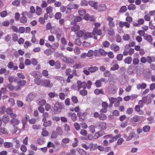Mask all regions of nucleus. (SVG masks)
Returning a JSON list of instances; mask_svg holds the SVG:
<instances>
[{
  "label": "nucleus",
  "mask_w": 155,
  "mask_h": 155,
  "mask_svg": "<svg viewBox=\"0 0 155 155\" xmlns=\"http://www.w3.org/2000/svg\"><path fill=\"white\" fill-rule=\"evenodd\" d=\"M41 77H39L36 79H35L34 80L35 83L38 85H40L41 83L43 81L42 79H41Z\"/></svg>",
  "instance_id": "nucleus-19"
},
{
  "label": "nucleus",
  "mask_w": 155,
  "mask_h": 155,
  "mask_svg": "<svg viewBox=\"0 0 155 155\" xmlns=\"http://www.w3.org/2000/svg\"><path fill=\"white\" fill-rule=\"evenodd\" d=\"M2 120L4 123L7 124L9 120V117L8 116L5 115L3 116Z\"/></svg>",
  "instance_id": "nucleus-24"
},
{
  "label": "nucleus",
  "mask_w": 155,
  "mask_h": 155,
  "mask_svg": "<svg viewBox=\"0 0 155 155\" xmlns=\"http://www.w3.org/2000/svg\"><path fill=\"white\" fill-rule=\"evenodd\" d=\"M106 9V7L105 4H101L98 6H97V10L99 12H101L105 11Z\"/></svg>",
  "instance_id": "nucleus-6"
},
{
  "label": "nucleus",
  "mask_w": 155,
  "mask_h": 155,
  "mask_svg": "<svg viewBox=\"0 0 155 155\" xmlns=\"http://www.w3.org/2000/svg\"><path fill=\"white\" fill-rule=\"evenodd\" d=\"M55 68L56 69H59L61 67V64L58 61H57L55 63L54 65Z\"/></svg>",
  "instance_id": "nucleus-54"
},
{
  "label": "nucleus",
  "mask_w": 155,
  "mask_h": 155,
  "mask_svg": "<svg viewBox=\"0 0 155 155\" xmlns=\"http://www.w3.org/2000/svg\"><path fill=\"white\" fill-rule=\"evenodd\" d=\"M12 40L14 41H16L18 39V37L16 34H14L12 35Z\"/></svg>",
  "instance_id": "nucleus-59"
},
{
  "label": "nucleus",
  "mask_w": 155,
  "mask_h": 155,
  "mask_svg": "<svg viewBox=\"0 0 155 155\" xmlns=\"http://www.w3.org/2000/svg\"><path fill=\"white\" fill-rule=\"evenodd\" d=\"M109 100L110 102V104L109 105V107H112L115 101H116V100L115 99H114V97H109Z\"/></svg>",
  "instance_id": "nucleus-34"
},
{
  "label": "nucleus",
  "mask_w": 155,
  "mask_h": 155,
  "mask_svg": "<svg viewBox=\"0 0 155 155\" xmlns=\"http://www.w3.org/2000/svg\"><path fill=\"white\" fill-rule=\"evenodd\" d=\"M74 140L75 142L72 143V146L74 147H76L78 146L79 142L76 138H74Z\"/></svg>",
  "instance_id": "nucleus-53"
},
{
  "label": "nucleus",
  "mask_w": 155,
  "mask_h": 155,
  "mask_svg": "<svg viewBox=\"0 0 155 155\" xmlns=\"http://www.w3.org/2000/svg\"><path fill=\"white\" fill-rule=\"evenodd\" d=\"M17 79V78H14L12 76H10L8 78V81L10 83L16 81Z\"/></svg>",
  "instance_id": "nucleus-38"
},
{
  "label": "nucleus",
  "mask_w": 155,
  "mask_h": 155,
  "mask_svg": "<svg viewBox=\"0 0 155 155\" xmlns=\"http://www.w3.org/2000/svg\"><path fill=\"white\" fill-rule=\"evenodd\" d=\"M147 87V84L145 83H143L141 84H138L137 85V89L139 90L140 89H144L145 88Z\"/></svg>",
  "instance_id": "nucleus-14"
},
{
  "label": "nucleus",
  "mask_w": 155,
  "mask_h": 155,
  "mask_svg": "<svg viewBox=\"0 0 155 155\" xmlns=\"http://www.w3.org/2000/svg\"><path fill=\"white\" fill-rule=\"evenodd\" d=\"M77 150L81 155H87L86 152L83 149H77Z\"/></svg>",
  "instance_id": "nucleus-32"
},
{
  "label": "nucleus",
  "mask_w": 155,
  "mask_h": 155,
  "mask_svg": "<svg viewBox=\"0 0 155 155\" xmlns=\"http://www.w3.org/2000/svg\"><path fill=\"white\" fill-rule=\"evenodd\" d=\"M95 85L97 87H99L101 86V83L100 82V81L99 80H97L95 83Z\"/></svg>",
  "instance_id": "nucleus-62"
},
{
  "label": "nucleus",
  "mask_w": 155,
  "mask_h": 155,
  "mask_svg": "<svg viewBox=\"0 0 155 155\" xmlns=\"http://www.w3.org/2000/svg\"><path fill=\"white\" fill-rule=\"evenodd\" d=\"M119 68V66L117 64H116L110 68V70L111 71H115L117 70Z\"/></svg>",
  "instance_id": "nucleus-45"
},
{
  "label": "nucleus",
  "mask_w": 155,
  "mask_h": 155,
  "mask_svg": "<svg viewBox=\"0 0 155 155\" xmlns=\"http://www.w3.org/2000/svg\"><path fill=\"white\" fill-rule=\"evenodd\" d=\"M32 13L30 12L25 11L23 12V15H25V16H27L29 18H31L33 16Z\"/></svg>",
  "instance_id": "nucleus-27"
},
{
  "label": "nucleus",
  "mask_w": 155,
  "mask_h": 155,
  "mask_svg": "<svg viewBox=\"0 0 155 155\" xmlns=\"http://www.w3.org/2000/svg\"><path fill=\"white\" fill-rule=\"evenodd\" d=\"M6 110V107L4 106H2L0 107V114H4Z\"/></svg>",
  "instance_id": "nucleus-55"
},
{
  "label": "nucleus",
  "mask_w": 155,
  "mask_h": 155,
  "mask_svg": "<svg viewBox=\"0 0 155 155\" xmlns=\"http://www.w3.org/2000/svg\"><path fill=\"white\" fill-rule=\"evenodd\" d=\"M99 118L100 119L102 120H104L106 119L107 116H106L104 114H99Z\"/></svg>",
  "instance_id": "nucleus-41"
},
{
  "label": "nucleus",
  "mask_w": 155,
  "mask_h": 155,
  "mask_svg": "<svg viewBox=\"0 0 155 155\" xmlns=\"http://www.w3.org/2000/svg\"><path fill=\"white\" fill-rule=\"evenodd\" d=\"M99 126L103 130H105L106 128V124L104 122H101L99 123Z\"/></svg>",
  "instance_id": "nucleus-29"
},
{
  "label": "nucleus",
  "mask_w": 155,
  "mask_h": 155,
  "mask_svg": "<svg viewBox=\"0 0 155 155\" xmlns=\"http://www.w3.org/2000/svg\"><path fill=\"white\" fill-rule=\"evenodd\" d=\"M21 15L22 16L20 18L19 21L21 23L25 24L27 21V18L25 17V15H23V12Z\"/></svg>",
  "instance_id": "nucleus-11"
},
{
  "label": "nucleus",
  "mask_w": 155,
  "mask_h": 155,
  "mask_svg": "<svg viewBox=\"0 0 155 155\" xmlns=\"http://www.w3.org/2000/svg\"><path fill=\"white\" fill-rule=\"evenodd\" d=\"M101 31L100 29H98L97 28L95 27L93 29L92 32V35H99L101 34Z\"/></svg>",
  "instance_id": "nucleus-7"
},
{
  "label": "nucleus",
  "mask_w": 155,
  "mask_h": 155,
  "mask_svg": "<svg viewBox=\"0 0 155 155\" xmlns=\"http://www.w3.org/2000/svg\"><path fill=\"white\" fill-rule=\"evenodd\" d=\"M71 24L74 25V26H73L71 27V30L72 31H77L79 29L80 27L78 25H77L76 24L74 23H73Z\"/></svg>",
  "instance_id": "nucleus-16"
},
{
  "label": "nucleus",
  "mask_w": 155,
  "mask_h": 155,
  "mask_svg": "<svg viewBox=\"0 0 155 155\" xmlns=\"http://www.w3.org/2000/svg\"><path fill=\"white\" fill-rule=\"evenodd\" d=\"M61 58L62 61L65 63L73 64L74 63L73 59L64 56L63 54H62Z\"/></svg>",
  "instance_id": "nucleus-2"
},
{
  "label": "nucleus",
  "mask_w": 155,
  "mask_h": 155,
  "mask_svg": "<svg viewBox=\"0 0 155 155\" xmlns=\"http://www.w3.org/2000/svg\"><path fill=\"white\" fill-rule=\"evenodd\" d=\"M56 131L59 135H61L63 134V130L61 127H57Z\"/></svg>",
  "instance_id": "nucleus-37"
},
{
  "label": "nucleus",
  "mask_w": 155,
  "mask_h": 155,
  "mask_svg": "<svg viewBox=\"0 0 155 155\" xmlns=\"http://www.w3.org/2000/svg\"><path fill=\"white\" fill-rule=\"evenodd\" d=\"M68 6L71 9H77L79 7V5L77 4H69Z\"/></svg>",
  "instance_id": "nucleus-26"
},
{
  "label": "nucleus",
  "mask_w": 155,
  "mask_h": 155,
  "mask_svg": "<svg viewBox=\"0 0 155 155\" xmlns=\"http://www.w3.org/2000/svg\"><path fill=\"white\" fill-rule=\"evenodd\" d=\"M61 16V13L60 12H57L55 15V18L57 19H59L60 18Z\"/></svg>",
  "instance_id": "nucleus-60"
},
{
  "label": "nucleus",
  "mask_w": 155,
  "mask_h": 155,
  "mask_svg": "<svg viewBox=\"0 0 155 155\" xmlns=\"http://www.w3.org/2000/svg\"><path fill=\"white\" fill-rule=\"evenodd\" d=\"M53 78L56 79L58 81H60L62 83V82L63 81L64 82V80L63 77L61 76H54L53 77Z\"/></svg>",
  "instance_id": "nucleus-36"
},
{
  "label": "nucleus",
  "mask_w": 155,
  "mask_h": 155,
  "mask_svg": "<svg viewBox=\"0 0 155 155\" xmlns=\"http://www.w3.org/2000/svg\"><path fill=\"white\" fill-rule=\"evenodd\" d=\"M44 85L45 87H51V84L50 82L48 80H45L43 82Z\"/></svg>",
  "instance_id": "nucleus-25"
},
{
  "label": "nucleus",
  "mask_w": 155,
  "mask_h": 155,
  "mask_svg": "<svg viewBox=\"0 0 155 155\" xmlns=\"http://www.w3.org/2000/svg\"><path fill=\"white\" fill-rule=\"evenodd\" d=\"M68 116L71 117V119L73 121H75L77 119L76 114L74 113H69L68 114Z\"/></svg>",
  "instance_id": "nucleus-12"
},
{
  "label": "nucleus",
  "mask_w": 155,
  "mask_h": 155,
  "mask_svg": "<svg viewBox=\"0 0 155 155\" xmlns=\"http://www.w3.org/2000/svg\"><path fill=\"white\" fill-rule=\"evenodd\" d=\"M77 84H78V91H79L80 89L82 87V82L80 81H77Z\"/></svg>",
  "instance_id": "nucleus-44"
},
{
  "label": "nucleus",
  "mask_w": 155,
  "mask_h": 155,
  "mask_svg": "<svg viewBox=\"0 0 155 155\" xmlns=\"http://www.w3.org/2000/svg\"><path fill=\"white\" fill-rule=\"evenodd\" d=\"M135 134L134 132H131L129 136L127 137L126 140L127 141H128L131 140L134 136Z\"/></svg>",
  "instance_id": "nucleus-30"
},
{
  "label": "nucleus",
  "mask_w": 155,
  "mask_h": 155,
  "mask_svg": "<svg viewBox=\"0 0 155 155\" xmlns=\"http://www.w3.org/2000/svg\"><path fill=\"white\" fill-rule=\"evenodd\" d=\"M4 146L6 148H9L12 147L13 144L12 142H5L4 143Z\"/></svg>",
  "instance_id": "nucleus-21"
},
{
  "label": "nucleus",
  "mask_w": 155,
  "mask_h": 155,
  "mask_svg": "<svg viewBox=\"0 0 155 155\" xmlns=\"http://www.w3.org/2000/svg\"><path fill=\"white\" fill-rule=\"evenodd\" d=\"M133 109L132 108H128L127 110V112H126V113L129 114V115H130V114H131L133 112Z\"/></svg>",
  "instance_id": "nucleus-61"
},
{
  "label": "nucleus",
  "mask_w": 155,
  "mask_h": 155,
  "mask_svg": "<svg viewBox=\"0 0 155 155\" xmlns=\"http://www.w3.org/2000/svg\"><path fill=\"white\" fill-rule=\"evenodd\" d=\"M98 2H94L92 1H90L88 2V4L91 7H93L94 9H97V6Z\"/></svg>",
  "instance_id": "nucleus-8"
},
{
  "label": "nucleus",
  "mask_w": 155,
  "mask_h": 155,
  "mask_svg": "<svg viewBox=\"0 0 155 155\" xmlns=\"http://www.w3.org/2000/svg\"><path fill=\"white\" fill-rule=\"evenodd\" d=\"M11 38V35L8 34L5 36L4 38V39L6 42H8L10 41Z\"/></svg>",
  "instance_id": "nucleus-51"
},
{
  "label": "nucleus",
  "mask_w": 155,
  "mask_h": 155,
  "mask_svg": "<svg viewBox=\"0 0 155 155\" xmlns=\"http://www.w3.org/2000/svg\"><path fill=\"white\" fill-rule=\"evenodd\" d=\"M87 57H92L93 55V51L92 50H89L87 53Z\"/></svg>",
  "instance_id": "nucleus-64"
},
{
  "label": "nucleus",
  "mask_w": 155,
  "mask_h": 155,
  "mask_svg": "<svg viewBox=\"0 0 155 155\" xmlns=\"http://www.w3.org/2000/svg\"><path fill=\"white\" fill-rule=\"evenodd\" d=\"M140 117L137 115H134L132 118V120L133 122L136 123L139 122L140 120Z\"/></svg>",
  "instance_id": "nucleus-18"
},
{
  "label": "nucleus",
  "mask_w": 155,
  "mask_h": 155,
  "mask_svg": "<svg viewBox=\"0 0 155 155\" xmlns=\"http://www.w3.org/2000/svg\"><path fill=\"white\" fill-rule=\"evenodd\" d=\"M1 16L3 18L5 17L7 15V12L6 11H3L0 13Z\"/></svg>",
  "instance_id": "nucleus-63"
},
{
  "label": "nucleus",
  "mask_w": 155,
  "mask_h": 155,
  "mask_svg": "<svg viewBox=\"0 0 155 155\" xmlns=\"http://www.w3.org/2000/svg\"><path fill=\"white\" fill-rule=\"evenodd\" d=\"M13 126V128L11 130L13 134L15 133L18 130V127L15 125Z\"/></svg>",
  "instance_id": "nucleus-57"
},
{
  "label": "nucleus",
  "mask_w": 155,
  "mask_h": 155,
  "mask_svg": "<svg viewBox=\"0 0 155 155\" xmlns=\"http://www.w3.org/2000/svg\"><path fill=\"white\" fill-rule=\"evenodd\" d=\"M92 33L89 32H85L84 31L83 38L85 40L88 38H91L92 37Z\"/></svg>",
  "instance_id": "nucleus-13"
},
{
  "label": "nucleus",
  "mask_w": 155,
  "mask_h": 155,
  "mask_svg": "<svg viewBox=\"0 0 155 155\" xmlns=\"http://www.w3.org/2000/svg\"><path fill=\"white\" fill-rule=\"evenodd\" d=\"M136 8L135 5L133 4H130L128 6V9L129 10H134Z\"/></svg>",
  "instance_id": "nucleus-42"
},
{
  "label": "nucleus",
  "mask_w": 155,
  "mask_h": 155,
  "mask_svg": "<svg viewBox=\"0 0 155 155\" xmlns=\"http://www.w3.org/2000/svg\"><path fill=\"white\" fill-rule=\"evenodd\" d=\"M88 4V2L86 0H82L81 1L80 5L81 6H87Z\"/></svg>",
  "instance_id": "nucleus-39"
},
{
  "label": "nucleus",
  "mask_w": 155,
  "mask_h": 155,
  "mask_svg": "<svg viewBox=\"0 0 155 155\" xmlns=\"http://www.w3.org/2000/svg\"><path fill=\"white\" fill-rule=\"evenodd\" d=\"M117 88L115 86L113 85L110 87L108 88V91L109 92L113 94H114L116 93Z\"/></svg>",
  "instance_id": "nucleus-3"
},
{
  "label": "nucleus",
  "mask_w": 155,
  "mask_h": 155,
  "mask_svg": "<svg viewBox=\"0 0 155 155\" xmlns=\"http://www.w3.org/2000/svg\"><path fill=\"white\" fill-rule=\"evenodd\" d=\"M132 58L131 57H127L124 60V62L125 64H130L131 63L132 61Z\"/></svg>",
  "instance_id": "nucleus-23"
},
{
  "label": "nucleus",
  "mask_w": 155,
  "mask_h": 155,
  "mask_svg": "<svg viewBox=\"0 0 155 155\" xmlns=\"http://www.w3.org/2000/svg\"><path fill=\"white\" fill-rule=\"evenodd\" d=\"M144 39L150 43L151 45H152L153 43L152 41L153 40V38L151 35L146 34L144 36Z\"/></svg>",
  "instance_id": "nucleus-5"
},
{
  "label": "nucleus",
  "mask_w": 155,
  "mask_h": 155,
  "mask_svg": "<svg viewBox=\"0 0 155 155\" xmlns=\"http://www.w3.org/2000/svg\"><path fill=\"white\" fill-rule=\"evenodd\" d=\"M84 31H78L76 34L77 37H84Z\"/></svg>",
  "instance_id": "nucleus-31"
},
{
  "label": "nucleus",
  "mask_w": 155,
  "mask_h": 155,
  "mask_svg": "<svg viewBox=\"0 0 155 155\" xmlns=\"http://www.w3.org/2000/svg\"><path fill=\"white\" fill-rule=\"evenodd\" d=\"M64 108V106L62 103L59 102L55 103L54 107L55 113L58 114L61 113V110Z\"/></svg>",
  "instance_id": "nucleus-1"
},
{
  "label": "nucleus",
  "mask_w": 155,
  "mask_h": 155,
  "mask_svg": "<svg viewBox=\"0 0 155 155\" xmlns=\"http://www.w3.org/2000/svg\"><path fill=\"white\" fill-rule=\"evenodd\" d=\"M31 74L35 79L39 77H41L40 73L38 71L33 72L31 73Z\"/></svg>",
  "instance_id": "nucleus-10"
},
{
  "label": "nucleus",
  "mask_w": 155,
  "mask_h": 155,
  "mask_svg": "<svg viewBox=\"0 0 155 155\" xmlns=\"http://www.w3.org/2000/svg\"><path fill=\"white\" fill-rule=\"evenodd\" d=\"M44 122L43 125L45 127H47L50 126L51 125V121L50 120L47 121L46 120L45 121H42Z\"/></svg>",
  "instance_id": "nucleus-28"
},
{
  "label": "nucleus",
  "mask_w": 155,
  "mask_h": 155,
  "mask_svg": "<svg viewBox=\"0 0 155 155\" xmlns=\"http://www.w3.org/2000/svg\"><path fill=\"white\" fill-rule=\"evenodd\" d=\"M100 54L102 55L106 56L107 54V53L103 49L100 48L99 49Z\"/></svg>",
  "instance_id": "nucleus-49"
},
{
  "label": "nucleus",
  "mask_w": 155,
  "mask_h": 155,
  "mask_svg": "<svg viewBox=\"0 0 155 155\" xmlns=\"http://www.w3.org/2000/svg\"><path fill=\"white\" fill-rule=\"evenodd\" d=\"M80 134L84 136H87V133L86 130L84 129H82L81 130Z\"/></svg>",
  "instance_id": "nucleus-52"
},
{
  "label": "nucleus",
  "mask_w": 155,
  "mask_h": 155,
  "mask_svg": "<svg viewBox=\"0 0 155 155\" xmlns=\"http://www.w3.org/2000/svg\"><path fill=\"white\" fill-rule=\"evenodd\" d=\"M20 0H15L13 2L12 4L14 6H18L20 5Z\"/></svg>",
  "instance_id": "nucleus-48"
},
{
  "label": "nucleus",
  "mask_w": 155,
  "mask_h": 155,
  "mask_svg": "<svg viewBox=\"0 0 155 155\" xmlns=\"http://www.w3.org/2000/svg\"><path fill=\"white\" fill-rule=\"evenodd\" d=\"M81 18L79 16H77L76 17L74 20L73 21H72L71 22V23H74L76 24V22H79L81 21Z\"/></svg>",
  "instance_id": "nucleus-40"
},
{
  "label": "nucleus",
  "mask_w": 155,
  "mask_h": 155,
  "mask_svg": "<svg viewBox=\"0 0 155 155\" xmlns=\"http://www.w3.org/2000/svg\"><path fill=\"white\" fill-rule=\"evenodd\" d=\"M0 133L1 134L6 135H8V132L7 130L5 127H1L0 128Z\"/></svg>",
  "instance_id": "nucleus-20"
},
{
  "label": "nucleus",
  "mask_w": 155,
  "mask_h": 155,
  "mask_svg": "<svg viewBox=\"0 0 155 155\" xmlns=\"http://www.w3.org/2000/svg\"><path fill=\"white\" fill-rule=\"evenodd\" d=\"M26 81L25 80H20L18 82V85L17 86V89L20 90L21 87L24 86L26 83Z\"/></svg>",
  "instance_id": "nucleus-4"
},
{
  "label": "nucleus",
  "mask_w": 155,
  "mask_h": 155,
  "mask_svg": "<svg viewBox=\"0 0 155 155\" xmlns=\"http://www.w3.org/2000/svg\"><path fill=\"white\" fill-rule=\"evenodd\" d=\"M128 72L130 74H131L133 73L134 71L133 67L132 66H130L128 68Z\"/></svg>",
  "instance_id": "nucleus-56"
},
{
  "label": "nucleus",
  "mask_w": 155,
  "mask_h": 155,
  "mask_svg": "<svg viewBox=\"0 0 155 155\" xmlns=\"http://www.w3.org/2000/svg\"><path fill=\"white\" fill-rule=\"evenodd\" d=\"M10 122L13 125H17L20 123V121L16 118H13L10 121Z\"/></svg>",
  "instance_id": "nucleus-9"
},
{
  "label": "nucleus",
  "mask_w": 155,
  "mask_h": 155,
  "mask_svg": "<svg viewBox=\"0 0 155 155\" xmlns=\"http://www.w3.org/2000/svg\"><path fill=\"white\" fill-rule=\"evenodd\" d=\"M42 10L41 8L37 6L36 7V14L38 15H40L42 13Z\"/></svg>",
  "instance_id": "nucleus-35"
},
{
  "label": "nucleus",
  "mask_w": 155,
  "mask_h": 155,
  "mask_svg": "<svg viewBox=\"0 0 155 155\" xmlns=\"http://www.w3.org/2000/svg\"><path fill=\"white\" fill-rule=\"evenodd\" d=\"M49 114L48 113L45 112L42 115V116L44 117L42 119V121H45L46 120V118L49 117Z\"/></svg>",
  "instance_id": "nucleus-47"
},
{
  "label": "nucleus",
  "mask_w": 155,
  "mask_h": 155,
  "mask_svg": "<svg viewBox=\"0 0 155 155\" xmlns=\"http://www.w3.org/2000/svg\"><path fill=\"white\" fill-rule=\"evenodd\" d=\"M90 132L92 134L94 133L95 132V127L93 125H91L89 127Z\"/></svg>",
  "instance_id": "nucleus-46"
},
{
  "label": "nucleus",
  "mask_w": 155,
  "mask_h": 155,
  "mask_svg": "<svg viewBox=\"0 0 155 155\" xmlns=\"http://www.w3.org/2000/svg\"><path fill=\"white\" fill-rule=\"evenodd\" d=\"M94 93L96 95H98L100 94H104V92L103 89H96L94 91Z\"/></svg>",
  "instance_id": "nucleus-22"
},
{
  "label": "nucleus",
  "mask_w": 155,
  "mask_h": 155,
  "mask_svg": "<svg viewBox=\"0 0 155 155\" xmlns=\"http://www.w3.org/2000/svg\"><path fill=\"white\" fill-rule=\"evenodd\" d=\"M74 53L76 54H78L80 53V48L79 47L75 48L74 50Z\"/></svg>",
  "instance_id": "nucleus-58"
},
{
  "label": "nucleus",
  "mask_w": 155,
  "mask_h": 155,
  "mask_svg": "<svg viewBox=\"0 0 155 155\" xmlns=\"http://www.w3.org/2000/svg\"><path fill=\"white\" fill-rule=\"evenodd\" d=\"M150 129V127L149 125L144 126L143 128V130L145 132H147L149 131Z\"/></svg>",
  "instance_id": "nucleus-33"
},
{
  "label": "nucleus",
  "mask_w": 155,
  "mask_h": 155,
  "mask_svg": "<svg viewBox=\"0 0 155 155\" xmlns=\"http://www.w3.org/2000/svg\"><path fill=\"white\" fill-rule=\"evenodd\" d=\"M114 99H115L116 101H115L114 105L116 107H118L120 105V102L122 101L121 97H117V98H114Z\"/></svg>",
  "instance_id": "nucleus-17"
},
{
  "label": "nucleus",
  "mask_w": 155,
  "mask_h": 155,
  "mask_svg": "<svg viewBox=\"0 0 155 155\" xmlns=\"http://www.w3.org/2000/svg\"><path fill=\"white\" fill-rule=\"evenodd\" d=\"M127 10V8L125 6H123L120 8L119 12L121 13L125 12Z\"/></svg>",
  "instance_id": "nucleus-43"
},
{
  "label": "nucleus",
  "mask_w": 155,
  "mask_h": 155,
  "mask_svg": "<svg viewBox=\"0 0 155 155\" xmlns=\"http://www.w3.org/2000/svg\"><path fill=\"white\" fill-rule=\"evenodd\" d=\"M98 69V68L96 66L91 67L88 68V70L91 73L96 72Z\"/></svg>",
  "instance_id": "nucleus-15"
},
{
  "label": "nucleus",
  "mask_w": 155,
  "mask_h": 155,
  "mask_svg": "<svg viewBox=\"0 0 155 155\" xmlns=\"http://www.w3.org/2000/svg\"><path fill=\"white\" fill-rule=\"evenodd\" d=\"M108 33L110 35L113 36L115 34L114 30L112 28H110L108 30Z\"/></svg>",
  "instance_id": "nucleus-50"
}]
</instances>
